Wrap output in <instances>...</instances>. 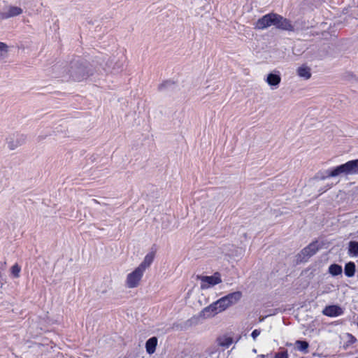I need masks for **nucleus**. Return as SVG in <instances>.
<instances>
[{
	"instance_id": "f257e3e1",
	"label": "nucleus",
	"mask_w": 358,
	"mask_h": 358,
	"mask_svg": "<svg viewBox=\"0 0 358 358\" xmlns=\"http://www.w3.org/2000/svg\"><path fill=\"white\" fill-rule=\"evenodd\" d=\"M241 297L242 293L239 291L228 294L203 308L201 315L204 317H213L237 303Z\"/></svg>"
},
{
	"instance_id": "f03ea898",
	"label": "nucleus",
	"mask_w": 358,
	"mask_h": 358,
	"mask_svg": "<svg viewBox=\"0 0 358 358\" xmlns=\"http://www.w3.org/2000/svg\"><path fill=\"white\" fill-rule=\"evenodd\" d=\"M58 70L57 76L64 80L80 81L89 76L86 67L80 61H73L69 65L56 67Z\"/></svg>"
},
{
	"instance_id": "7ed1b4c3",
	"label": "nucleus",
	"mask_w": 358,
	"mask_h": 358,
	"mask_svg": "<svg viewBox=\"0 0 358 358\" xmlns=\"http://www.w3.org/2000/svg\"><path fill=\"white\" fill-rule=\"evenodd\" d=\"M342 173L345 175L358 174V159L336 166L331 176H338Z\"/></svg>"
},
{
	"instance_id": "20e7f679",
	"label": "nucleus",
	"mask_w": 358,
	"mask_h": 358,
	"mask_svg": "<svg viewBox=\"0 0 358 358\" xmlns=\"http://www.w3.org/2000/svg\"><path fill=\"white\" fill-rule=\"evenodd\" d=\"M144 272L136 267L134 271L127 275L125 286L129 289H134L139 286Z\"/></svg>"
},
{
	"instance_id": "39448f33",
	"label": "nucleus",
	"mask_w": 358,
	"mask_h": 358,
	"mask_svg": "<svg viewBox=\"0 0 358 358\" xmlns=\"http://www.w3.org/2000/svg\"><path fill=\"white\" fill-rule=\"evenodd\" d=\"M197 278L201 280L200 287L201 289H207L211 288L213 286L222 282V279L219 273H215L214 275L210 276L198 275Z\"/></svg>"
},
{
	"instance_id": "423d86ee",
	"label": "nucleus",
	"mask_w": 358,
	"mask_h": 358,
	"mask_svg": "<svg viewBox=\"0 0 358 358\" xmlns=\"http://www.w3.org/2000/svg\"><path fill=\"white\" fill-rule=\"evenodd\" d=\"M277 13H270L259 18L255 24L257 29H265L271 26L275 27Z\"/></svg>"
},
{
	"instance_id": "0eeeda50",
	"label": "nucleus",
	"mask_w": 358,
	"mask_h": 358,
	"mask_svg": "<svg viewBox=\"0 0 358 358\" xmlns=\"http://www.w3.org/2000/svg\"><path fill=\"white\" fill-rule=\"evenodd\" d=\"M265 82L271 87L272 90H275L279 87L281 82L280 73L275 71L267 75Z\"/></svg>"
},
{
	"instance_id": "6e6552de",
	"label": "nucleus",
	"mask_w": 358,
	"mask_h": 358,
	"mask_svg": "<svg viewBox=\"0 0 358 358\" xmlns=\"http://www.w3.org/2000/svg\"><path fill=\"white\" fill-rule=\"evenodd\" d=\"M275 27L277 29L286 30V31H293L294 27L292 24L291 22L285 18L280 15L277 14L276 21H275Z\"/></svg>"
},
{
	"instance_id": "1a4fd4ad",
	"label": "nucleus",
	"mask_w": 358,
	"mask_h": 358,
	"mask_svg": "<svg viewBox=\"0 0 358 358\" xmlns=\"http://www.w3.org/2000/svg\"><path fill=\"white\" fill-rule=\"evenodd\" d=\"M22 13L21 8L17 6H10L6 10L0 12V20L7 19L20 15Z\"/></svg>"
},
{
	"instance_id": "9d476101",
	"label": "nucleus",
	"mask_w": 358,
	"mask_h": 358,
	"mask_svg": "<svg viewBox=\"0 0 358 358\" xmlns=\"http://www.w3.org/2000/svg\"><path fill=\"white\" fill-rule=\"evenodd\" d=\"M322 313L329 317H337L341 315L343 313V310L338 306L331 305L326 306L322 310Z\"/></svg>"
},
{
	"instance_id": "9b49d317",
	"label": "nucleus",
	"mask_w": 358,
	"mask_h": 358,
	"mask_svg": "<svg viewBox=\"0 0 358 358\" xmlns=\"http://www.w3.org/2000/svg\"><path fill=\"white\" fill-rule=\"evenodd\" d=\"M319 250L318 245L317 243H312L306 247L301 251V255L303 257H310L315 255Z\"/></svg>"
},
{
	"instance_id": "f8f14e48",
	"label": "nucleus",
	"mask_w": 358,
	"mask_h": 358,
	"mask_svg": "<svg viewBox=\"0 0 358 358\" xmlns=\"http://www.w3.org/2000/svg\"><path fill=\"white\" fill-rule=\"evenodd\" d=\"M154 253L150 252L147 254L144 257L143 261L137 267L145 273L146 269L148 268L152 264L154 260Z\"/></svg>"
},
{
	"instance_id": "ddd939ff",
	"label": "nucleus",
	"mask_w": 358,
	"mask_h": 358,
	"mask_svg": "<svg viewBox=\"0 0 358 358\" xmlns=\"http://www.w3.org/2000/svg\"><path fill=\"white\" fill-rule=\"evenodd\" d=\"M297 75L305 80H308L311 77L310 68L306 65H302L296 69Z\"/></svg>"
},
{
	"instance_id": "4468645a",
	"label": "nucleus",
	"mask_w": 358,
	"mask_h": 358,
	"mask_svg": "<svg viewBox=\"0 0 358 358\" xmlns=\"http://www.w3.org/2000/svg\"><path fill=\"white\" fill-rule=\"evenodd\" d=\"M157 345V337L154 336V337L149 338L145 343L146 352L149 355H152L156 350Z\"/></svg>"
},
{
	"instance_id": "2eb2a0df",
	"label": "nucleus",
	"mask_w": 358,
	"mask_h": 358,
	"mask_svg": "<svg viewBox=\"0 0 358 358\" xmlns=\"http://www.w3.org/2000/svg\"><path fill=\"white\" fill-rule=\"evenodd\" d=\"M218 345L228 348L233 343V339L230 336H222L217 338Z\"/></svg>"
},
{
	"instance_id": "dca6fc26",
	"label": "nucleus",
	"mask_w": 358,
	"mask_h": 358,
	"mask_svg": "<svg viewBox=\"0 0 358 358\" xmlns=\"http://www.w3.org/2000/svg\"><path fill=\"white\" fill-rule=\"evenodd\" d=\"M295 348L298 351L306 354L308 352L309 344L305 341H296Z\"/></svg>"
},
{
	"instance_id": "f3484780",
	"label": "nucleus",
	"mask_w": 358,
	"mask_h": 358,
	"mask_svg": "<svg viewBox=\"0 0 358 358\" xmlns=\"http://www.w3.org/2000/svg\"><path fill=\"white\" fill-rule=\"evenodd\" d=\"M348 253L350 256L358 257V242L350 241L349 243Z\"/></svg>"
},
{
	"instance_id": "a211bd4d",
	"label": "nucleus",
	"mask_w": 358,
	"mask_h": 358,
	"mask_svg": "<svg viewBox=\"0 0 358 358\" xmlns=\"http://www.w3.org/2000/svg\"><path fill=\"white\" fill-rule=\"evenodd\" d=\"M355 273V265L353 262H348L345 266V274L348 277H352Z\"/></svg>"
},
{
	"instance_id": "6ab92c4d",
	"label": "nucleus",
	"mask_w": 358,
	"mask_h": 358,
	"mask_svg": "<svg viewBox=\"0 0 358 358\" xmlns=\"http://www.w3.org/2000/svg\"><path fill=\"white\" fill-rule=\"evenodd\" d=\"M329 273L334 276L340 275L342 273V267L338 264H331L329 267Z\"/></svg>"
},
{
	"instance_id": "aec40b11",
	"label": "nucleus",
	"mask_w": 358,
	"mask_h": 358,
	"mask_svg": "<svg viewBox=\"0 0 358 358\" xmlns=\"http://www.w3.org/2000/svg\"><path fill=\"white\" fill-rule=\"evenodd\" d=\"M335 171V168L332 170H327L324 172H320L317 175V178H318L320 180H324L327 178H333L336 177V176H331V173Z\"/></svg>"
},
{
	"instance_id": "412c9836",
	"label": "nucleus",
	"mask_w": 358,
	"mask_h": 358,
	"mask_svg": "<svg viewBox=\"0 0 358 358\" xmlns=\"http://www.w3.org/2000/svg\"><path fill=\"white\" fill-rule=\"evenodd\" d=\"M10 271L15 278H18L20 276L21 268L17 264H15L11 267Z\"/></svg>"
},
{
	"instance_id": "4be33fe9",
	"label": "nucleus",
	"mask_w": 358,
	"mask_h": 358,
	"mask_svg": "<svg viewBox=\"0 0 358 358\" xmlns=\"http://www.w3.org/2000/svg\"><path fill=\"white\" fill-rule=\"evenodd\" d=\"M8 52V46L4 43L0 42V58L6 57Z\"/></svg>"
},
{
	"instance_id": "5701e85b",
	"label": "nucleus",
	"mask_w": 358,
	"mask_h": 358,
	"mask_svg": "<svg viewBox=\"0 0 358 358\" xmlns=\"http://www.w3.org/2000/svg\"><path fill=\"white\" fill-rule=\"evenodd\" d=\"M348 343L352 344L356 341V338L350 334H346L345 336Z\"/></svg>"
},
{
	"instance_id": "b1692460",
	"label": "nucleus",
	"mask_w": 358,
	"mask_h": 358,
	"mask_svg": "<svg viewBox=\"0 0 358 358\" xmlns=\"http://www.w3.org/2000/svg\"><path fill=\"white\" fill-rule=\"evenodd\" d=\"M275 358H288L287 352H280L275 354Z\"/></svg>"
},
{
	"instance_id": "393cba45",
	"label": "nucleus",
	"mask_w": 358,
	"mask_h": 358,
	"mask_svg": "<svg viewBox=\"0 0 358 358\" xmlns=\"http://www.w3.org/2000/svg\"><path fill=\"white\" fill-rule=\"evenodd\" d=\"M21 144L19 143H14L12 141H9L8 142V147L10 150H14L17 147H18L19 145H20Z\"/></svg>"
},
{
	"instance_id": "a878e982",
	"label": "nucleus",
	"mask_w": 358,
	"mask_h": 358,
	"mask_svg": "<svg viewBox=\"0 0 358 358\" xmlns=\"http://www.w3.org/2000/svg\"><path fill=\"white\" fill-rule=\"evenodd\" d=\"M261 331L259 329H255L252 334L251 336L254 340H255L260 334Z\"/></svg>"
},
{
	"instance_id": "bb28decb",
	"label": "nucleus",
	"mask_w": 358,
	"mask_h": 358,
	"mask_svg": "<svg viewBox=\"0 0 358 358\" xmlns=\"http://www.w3.org/2000/svg\"><path fill=\"white\" fill-rule=\"evenodd\" d=\"M261 358H264V357H262Z\"/></svg>"
}]
</instances>
